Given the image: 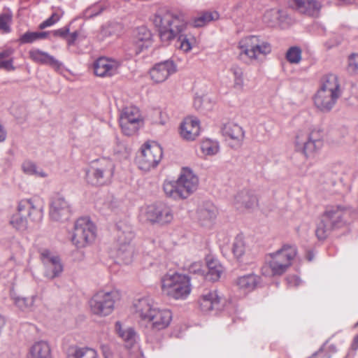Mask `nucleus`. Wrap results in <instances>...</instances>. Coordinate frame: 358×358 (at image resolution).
Returning <instances> with one entry per match:
<instances>
[{"label": "nucleus", "mask_w": 358, "mask_h": 358, "mask_svg": "<svg viewBox=\"0 0 358 358\" xmlns=\"http://www.w3.org/2000/svg\"><path fill=\"white\" fill-rule=\"evenodd\" d=\"M95 226L86 217H80L74 224V231L71 241L77 248H83L92 242L95 238Z\"/></svg>", "instance_id": "12"}, {"label": "nucleus", "mask_w": 358, "mask_h": 358, "mask_svg": "<svg viewBox=\"0 0 358 358\" xmlns=\"http://www.w3.org/2000/svg\"><path fill=\"white\" fill-rule=\"evenodd\" d=\"M296 254V246L287 244L283 245L275 252L269 254L271 259L268 264L272 275H281L285 273L292 265Z\"/></svg>", "instance_id": "8"}, {"label": "nucleus", "mask_w": 358, "mask_h": 358, "mask_svg": "<svg viewBox=\"0 0 358 358\" xmlns=\"http://www.w3.org/2000/svg\"><path fill=\"white\" fill-rule=\"evenodd\" d=\"M48 34L46 31H27L20 37L19 42L22 44L31 43L36 41L45 38Z\"/></svg>", "instance_id": "41"}, {"label": "nucleus", "mask_w": 358, "mask_h": 358, "mask_svg": "<svg viewBox=\"0 0 358 358\" xmlns=\"http://www.w3.org/2000/svg\"><path fill=\"white\" fill-rule=\"evenodd\" d=\"M153 24L158 29L161 41L169 44L175 38H178L177 46L184 52H189L192 48V41L183 34L186 24L182 16L166 9L159 10L153 18Z\"/></svg>", "instance_id": "1"}, {"label": "nucleus", "mask_w": 358, "mask_h": 358, "mask_svg": "<svg viewBox=\"0 0 358 358\" xmlns=\"http://www.w3.org/2000/svg\"><path fill=\"white\" fill-rule=\"evenodd\" d=\"M39 199L21 201L17 207V213L10 219V224L17 230L23 231L27 229L28 215L34 221L40 220L42 217L41 206Z\"/></svg>", "instance_id": "7"}, {"label": "nucleus", "mask_w": 358, "mask_h": 358, "mask_svg": "<svg viewBox=\"0 0 358 358\" xmlns=\"http://www.w3.org/2000/svg\"><path fill=\"white\" fill-rule=\"evenodd\" d=\"M340 95L318 90L314 97L315 106L322 112L330 111L336 104Z\"/></svg>", "instance_id": "22"}, {"label": "nucleus", "mask_w": 358, "mask_h": 358, "mask_svg": "<svg viewBox=\"0 0 358 358\" xmlns=\"http://www.w3.org/2000/svg\"><path fill=\"white\" fill-rule=\"evenodd\" d=\"M200 132L199 122L196 117H186L180 127V134L187 141H194Z\"/></svg>", "instance_id": "25"}, {"label": "nucleus", "mask_w": 358, "mask_h": 358, "mask_svg": "<svg viewBox=\"0 0 358 358\" xmlns=\"http://www.w3.org/2000/svg\"><path fill=\"white\" fill-rule=\"evenodd\" d=\"M13 15L10 11L0 14V31L3 33H9L10 31V24L12 22Z\"/></svg>", "instance_id": "45"}, {"label": "nucleus", "mask_w": 358, "mask_h": 358, "mask_svg": "<svg viewBox=\"0 0 358 358\" xmlns=\"http://www.w3.org/2000/svg\"><path fill=\"white\" fill-rule=\"evenodd\" d=\"M323 351V347H321L318 351L314 352L311 356L307 357V358H316L318 355V354Z\"/></svg>", "instance_id": "58"}, {"label": "nucleus", "mask_w": 358, "mask_h": 358, "mask_svg": "<svg viewBox=\"0 0 358 358\" xmlns=\"http://www.w3.org/2000/svg\"><path fill=\"white\" fill-rule=\"evenodd\" d=\"M114 169L115 165L110 159L101 158L87 173V180L94 185L107 184L113 176Z\"/></svg>", "instance_id": "9"}, {"label": "nucleus", "mask_w": 358, "mask_h": 358, "mask_svg": "<svg viewBox=\"0 0 358 358\" xmlns=\"http://www.w3.org/2000/svg\"><path fill=\"white\" fill-rule=\"evenodd\" d=\"M68 358H99L97 352L92 348H71L69 351Z\"/></svg>", "instance_id": "35"}, {"label": "nucleus", "mask_w": 358, "mask_h": 358, "mask_svg": "<svg viewBox=\"0 0 358 358\" xmlns=\"http://www.w3.org/2000/svg\"><path fill=\"white\" fill-rule=\"evenodd\" d=\"M352 348L355 350L358 348V335L354 338Z\"/></svg>", "instance_id": "59"}, {"label": "nucleus", "mask_w": 358, "mask_h": 358, "mask_svg": "<svg viewBox=\"0 0 358 358\" xmlns=\"http://www.w3.org/2000/svg\"><path fill=\"white\" fill-rule=\"evenodd\" d=\"M61 16L59 14L57 13H52V15L48 18L46 20L43 21L40 25L39 28L43 29L48 27L52 26L58 22L60 19Z\"/></svg>", "instance_id": "49"}, {"label": "nucleus", "mask_w": 358, "mask_h": 358, "mask_svg": "<svg viewBox=\"0 0 358 358\" xmlns=\"http://www.w3.org/2000/svg\"><path fill=\"white\" fill-rule=\"evenodd\" d=\"M27 358H52L50 345L45 341L36 342L30 347Z\"/></svg>", "instance_id": "31"}, {"label": "nucleus", "mask_w": 358, "mask_h": 358, "mask_svg": "<svg viewBox=\"0 0 358 358\" xmlns=\"http://www.w3.org/2000/svg\"><path fill=\"white\" fill-rule=\"evenodd\" d=\"M78 34H79L78 31H74V32H73L71 34H69L67 35L66 40V42L69 45H72L75 43V41H76V39L78 37Z\"/></svg>", "instance_id": "54"}, {"label": "nucleus", "mask_w": 358, "mask_h": 358, "mask_svg": "<svg viewBox=\"0 0 358 358\" xmlns=\"http://www.w3.org/2000/svg\"><path fill=\"white\" fill-rule=\"evenodd\" d=\"M199 303L201 311L204 313L214 310L219 311L223 307V299L219 296L217 290L208 291L203 294Z\"/></svg>", "instance_id": "20"}, {"label": "nucleus", "mask_w": 358, "mask_h": 358, "mask_svg": "<svg viewBox=\"0 0 358 358\" xmlns=\"http://www.w3.org/2000/svg\"><path fill=\"white\" fill-rule=\"evenodd\" d=\"M231 252L238 261H242L245 255L248 252V247L247 246L245 241L241 235H238L235 237L232 245Z\"/></svg>", "instance_id": "33"}, {"label": "nucleus", "mask_w": 358, "mask_h": 358, "mask_svg": "<svg viewBox=\"0 0 358 358\" xmlns=\"http://www.w3.org/2000/svg\"><path fill=\"white\" fill-rule=\"evenodd\" d=\"M115 32V29L114 25L112 24H107L102 26L99 34V37L101 40H104L106 38L114 35Z\"/></svg>", "instance_id": "48"}, {"label": "nucleus", "mask_w": 358, "mask_h": 358, "mask_svg": "<svg viewBox=\"0 0 358 358\" xmlns=\"http://www.w3.org/2000/svg\"><path fill=\"white\" fill-rule=\"evenodd\" d=\"M287 61L292 64H298L301 60V50L296 46L289 48L286 53Z\"/></svg>", "instance_id": "47"}, {"label": "nucleus", "mask_w": 358, "mask_h": 358, "mask_svg": "<svg viewBox=\"0 0 358 358\" xmlns=\"http://www.w3.org/2000/svg\"><path fill=\"white\" fill-rule=\"evenodd\" d=\"M141 123L136 121L128 120V119L120 118V125L122 131L126 136L134 134L139 129Z\"/></svg>", "instance_id": "39"}, {"label": "nucleus", "mask_w": 358, "mask_h": 358, "mask_svg": "<svg viewBox=\"0 0 358 358\" xmlns=\"http://www.w3.org/2000/svg\"><path fill=\"white\" fill-rule=\"evenodd\" d=\"M141 219L152 223H170L173 219L171 208L164 203L150 205L141 209Z\"/></svg>", "instance_id": "13"}, {"label": "nucleus", "mask_w": 358, "mask_h": 358, "mask_svg": "<svg viewBox=\"0 0 358 358\" xmlns=\"http://www.w3.org/2000/svg\"><path fill=\"white\" fill-rule=\"evenodd\" d=\"M239 56L241 59L250 62H259L271 52L269 43L257 36H248L242 38L238 43Z\"/></svg>", "instance_id": "6"}, {"label": "nucleus", "mask_w": 358, "mask_h": 358, "mask_svg": "<svg viewBox=\"0 0 358 358\" xmlns=\"http://www.w3.org/2000/svg\"><path fill=\"white\" fill-rule=\"evenodd\" d=\"M230 71L234 77V86L236 89L241 90L243 86V70L236 65H233Z\"/></svg>", "instance_id": "46"}, {"label": "nucleus", "mask_w": 358, "mask_h": 358, "mask_svg": "<svg viewBox=\"0 0 358 358\" xmlns=\"http://www.w3.org/2000/svg\"><path fill=\"white\" fill-rule=\"evenodd\" d=\"M234 203L237 208L251 209L257 206L258 199L253 191L243 190L236 195Z\"/></svg>", "instance_id": "26"}, {"label": "nucleus", "mask_w": 358, "mask_h": 358, "mask_svg": "<svg viewBox=\"0 0 358 358\" xmlns=\"http://www.w3.org/2000/svg\"><path fill=\"white\" fill-rule=\"evenodd\" d=\"M128 119V120L136 121L142 123V119L139 110L136 107H127L123 109L120 118Z\"/></svg>", "instance_id": "43"}, {"label": "nucleus", "mask_w": 358, "mask_h": 358, "mask_svg": "<svg viewBox=\"0 0 358 358\" xmlns=\"http://www.w3.org/2000/svg\"><path fill=\"white\" fill-rule=\"evenodd\" d=\"M134 310L136 317L154 331L166 329L172 320L171 312L169 309L157 307L153 299L149 296L135 301Z\"/></svg>", "instance_id": "2"}, {"label": "nucleus", "mask_w": 358, "mask_h": 358, "mask_svg": "<svg viewBox=\"0 0 358 358\" xmlns=\"http://www.w3.org/2000/svg\"><path fill=\"white\" fill-rule=\"evenodd\" d=\"M71 213L70 204L64 197L57 196L52 199L50 210L52 220L64 222L69 219Z\"/></svg>", "instance_id": "18"}, {"label": "nucleus", "mask_w": 358, "mask_h": 358, "mask_svg": "<svg viewBox=\"0 0 358 358\" xmlns=\"http://www.w3.org/2000/svg\"><path fill=\"white\" fill-rule=\"evenodd\" d=\"M201 149L204 155L213 156L220 151V145L217 141L206 139L201 142Z\"/></svg>", "instance_id": "40"}, {"label": "nucleus", "mask_w": 358, "mask_h": 358, "mask_svg": "<svg viewBox=\"0 0 358 358\" xmlns=\"http://www.w3.org/2000/svg\"><path fill=\"white\" fill-rule=\"evenodd\" d=\"M23 171L28 175L35 176L41 178H46L48 174L42 169H38L36 165L29 161L24 162L22 166Z\"/></svg>", "instance_id": "42"}, {"label": "nucleus", "mask_w": 358, "mask_h": 358, "mask_svg": "<svg viewBox=\"0 0 358 358\" xmlns=\"http://www.w3.org/2000/svg\"><path fill=\"white\" fill-rule=\"evenodd\" d=\"M220 15L215 10L202 11L192 19V26L194 27H202L208 23L216 21L219 19Z\"/></svg>", "instance_id": "32"}, {"label": "nucleus", "mask_w": 358, "mask_h": 358, "mask_svg": "<svg viewBox=\"0 0 358 358\" xmlns=\"http://www.w3.org/2000/svg\"><path fill=\"white\" fill-rule=\"evenodd\" d=\"M308 260H309V261H311V260H312V256H310V257H308Z\"/></svg>", "instance_id": "61"}, {"label": "nucleus", "mask_w": 358, "mask_h": 358, "mask_svg": "<svg viewBox=\"0 0 358 358\" xmlns=\"http://www.w3.org/2000/svg\"><path fill=\"white\" fill-rule=\"evenodd\" d=\"M69 31H70V29L68 26H66V27H62L61 29L54 30L52 31V33L55 36H59V37L66 39V38L67 37V35L69 34Z\"/></svg>", "instance_id": "51"}, {"label": "nucleus", "mask_w": 358, "mask_h": 358, "mask_svg": "<svg viewBox=\"0 0 358 358\" xmlns=\"http://www.w3.org/2000/svg\"><path fill=\"white\" fill-rule=\"evenodd\" d=\"M350 210L343 205L327 206L317 224L315 235L319 240L327 238L332 231L343 227Z\"/></svg>", "instance_id": "3"}, {"label": "nucleus", "mask_w": 358, "mask_h": 358, "mask_svg": "<svg viewBox=\"0 0 358 358\" xmlns=\"http://www.w3.org/2000/svg\"><path fill=\"white\" fill-rule=\"evenodd\" d=\"M6 138V132L3 127V126L0 124V142H3L5 141Z\"/></svg>", "instance_id": "57"}, {"label": "nucleus", "mask_w": 358, "mask_h": 358, "mask_svg": "<svg viewBox=\"0 0 358 358\" xmlns=\"http://www.w3.org/2000/svg\"><path fill=\"white\" fill-rule=\"evenodd\" d=\"M320 90L341 96L342 92L338 76L333 73L324 75L321 79Z\"/></svg>", "instance_id": "30"}, {"label": "nucleus", "mask_w": 358, "mask_h": 358, "mask_svg": "<svg viewBox=\"0 0 358 358\" xmlns=\"http://www.w3.org/2000/svg\"><path fill=\"white\" fill-rule=\"evenodd\" d=\"M289 6L300 13L315 16L318 14L321 5L315 0H289Z\"/></svg>", "instance_id": "23"}, {"label": "nucleus", "mask_w": 358, "mask_h": 358, "mask_svg": "<svg viewBox=\"0 0 358 358\" xmlns=\"http://www.w3.org/2000/svg\"><path fill=\"white\" fill-rule=\"evenodd\" d=\"M308 260H309V261H311V260H312V256H310V257H308Z\"/></svg>", "instance_id": "60"}, {"label": "nucleus", "mask_w": 358, "mask_h": 358, "mask_svg": "<svg viewBox=\"0 0 358 358\" xmlns=\"http://www.w3.org/2000/svg\"><path fill=\"white\" fill-rule=\"evenodd\" d=\"M162 291L164 294L176 300H184L192 291L190 278L178 273H167L162 279Z\"/></svg>", "instance_id": "5"}, {"label": "nucleus", "mask_w": 358, "mask_h": 358, "mask_svg": "<svg viewBox=\"0 0 358 358\" xmlns=\"http://www.w3.org/2000/svg\"><path fill=\"white\" fill-rule=\"evenodd\" d=\"M222 135L233 141V148H239L244 140L245 132L243 128L234 122H227L222 127Z\"/></svg>", "instance_id": "24"}, {"label": "nucleus", "mask_w": 358, "mask_h": 358, "mask_svg": "<svg viewBox=\"0 0 358 358\" xmlns=\"http://www.w3.org/2000/svg\"><path fill=\"white\" fill-rule=\"evenodd\" d=\"M120 63L106 57L99 58L94 64V71L97 76H112L117 73Z\"/></svg>", "instance_id": "21"}, {"label": "nucleus", "mask_w": 358, "mask_h": 358, "mask_svg": "<svg viewBox=\"0 0 358 358\" xmlns=\"http://www.w3.org/2000/svg\"><path fill=\"white\" fill-rule=\"evenodd\" d=\"M198 178L193 172L184 169L176 181H166L164 184L165 194L174 199H186L196 189Z\"/></svg>", "instance_id": "4"}, {"label": "nucleus", "mask_w": 358, "mask_h": 358, "mask_svg": "<svg viewBox=\"0 0 358 358\" xmlns=\"http://www.w3.org/2000/svg\"><path fill=\"white\" fill-rule=\"evenodd\" d=\"M132 42L135 48L134 54L138 55L152 45V32L145 26L138 27L133 31Z\"/></svg>", "instance_id": "17"}, {"label": "nucleus", "mask_w": 358, "mask_h": 358, "mask_svg": "<svg viewBox=\"0 0 358 358\" xmlns=\"http://www.w3.org/2000/svg\"><path fill=\"white\" fill-rule=\"evenodd\" d=\"M29 55L30 58L35 62L49 65L55 69H59L62 66V64L54 57L38 49L31 50L29 52Z\"/></svg>", "instance_id": "28"}, {"label": "nucleus", "mask_w": 358, "mask_h": 358, "mask_svg": "<svg viewBox=\"0 0 358 358\" xmlns=\"http://www.w3.org/2000/svg\"><path fill=\"white\" fill-rule=\"evenodd\" d=\"M117 295V292L115 290L99 291L90 301L92 312L101 317L110 315L114 310Z\"/></svg>", "instance_id": "10"}, {"label": "nucleus", "mask_w": 358, "mask_h": 358, "mask_svg": "<svg viewBox=\"0 0 358 358\" xmlns=\"http://www.w3.org/2000/svg\"><path fill=\"white\" fill-rule=\"evenodd\" d=\"M134 238L133 233L129 229H118L117 249L115 257L118 264L129 265L134 258L135 250L131 241Z\"/></svg>", "instance_id": "11"}, {"label": "nucleus", "mask_w": 358, "mask_h": 358, "mask_svg": "<svg viewBox=\"0 0 358 358\" xmlns=\"http://www.w3.org/2000/svg\"><path fill=\"white\" fill-rule=\"evenodd\" d=\"M162 158V148L153 142L145 143L141 149V155L138 157V166L145 171H150L157 166Z\"/></svg>", "instance_id": "14"}, {"label": "nucleus", "mask_w": 358, "mask_h": 358, "mask_svg": "<svg viewBox=\"0 0 358 358\" xmlns=\"http://www.w3.org/2000/svg\"><path fill=\"white\" fill-rule=\"evenodd\" d=\"M190 273L203 275V265L201 262H194L192 264L189 268Z\"/></svg>", "instance_id": "52"}, {"label": "nucleus", "mask_w": 358, "mask_h": 358, "mask_svg": "<svg viewBox=\"0 0 358 358\" xmlns=\"http://www.w3.org/2000/svg\"><path fill=\"white\" fill-rule=\"evenodd\" d=\"M217 210L216 207L210 202H207L201 206L198 210V219L201 224L205 227L211 225L212 222L217 216Z\"/></svg>", "instance_id": "27"}, {"label": "nucleus", "mask_w": 358, "mask_h": 358, "mask_svg": "<svg viewBox=\"0 0 358 358\" xmlns=\"http://www.w3.org/2000/svg\"><path fill=\"white\" fill-rule=\"evenodd\" d=\"M103 10V8L101 6L96 5L87 10L86 14L89 17H92L98 15L102 12Z\"/></svg>", "instance_id": "53"}, {"label": "nucleus", "mask_w": 358, "mask_h": 358, "mask_svg": "<svg viewBox=\"0 0 358 358\" xmlns=\"http://www.w3.org/2000/svg\"><path fill=\"white\" fill-rule=\"evenodd\" d=\"M13 49L8 48L0 52V69H3L8 71H14L15 68L13 66Z\"/></svg>", "instance_id": "36"}, {"label": "nucleus", "mask_w": 358, "mask_h": 358, "mask_svg": "<svg viewBox=\"0 0 358 358\" xmlns=\"http://www.w3.org/2000/svg\"><path fill=\"white\" fill-rule=\"evenodd\" d=\"M115 330L118 335L127 343L132 345L136 341V334L132 328L123 329L120 322L115 323Z\"/></svg>", "instance_id": "34"}, {"label": "nucleus", "mask_w": 358, "mask_h": 358, "mask_svg": "<svg viewBox=\"0 0 358 358\" xmlns=\"http://www.w3.org/2000/svg\"><path fill=\"white\" fill-rule=\"evenodd\" d=\"M260 282V278L255 274H248L237 278L236 285L243 294L253 291Z\"/></svg>", "instance_id": "29"}, {"label": "nucleus", "mask_w": 358, "mask_h": 358, "mask_svg": "<svg viewBox=\"0 0 358 358\" xmlns=\"http://www.w3.org/2000/svg\"><path fill=\"white\" fill-rule=\"evenodd\" d=\"M101 350L105 358H112V355L110 348L107 345H102Z\"/></svg>", "instance_id": "56"}, {"label": "nucleus", "mask_w": 358, "mask_h": 358, "mask_svg": "<svg viewBox=\"0 0 358 358\" xmlns=\"http://www.w3.org/2000/svg\"><path fill=\"white\" fill-rule=\"evenodd\" d=\"M295 146L297 151L308 157L322 146L321 136L318 131H299L296 136Z\"/></svg>", "instance_id": "15"}, {"label": "nucleus", "mask_w": 358, "mask_h": 358, "mask_svg": "<svg viewBox=\"0 0 358 358\" xmlns=\"http://www.w3.org/2000/svg\"><path fill=\"white\" fill-rule=\"evenodd\" d=\"M280 17V11L275 8L266 10L263 15V21L268 26L273 27L275 25Z\"/></svg>", "instance_id": "44"}, {"label": "nucleus", "mask_w": 358, "mask_h": 358, "mask_svg": "<svg viewBox=\"0 0 358 358\" xmlns=\"http://www.w3.org/2000/svg\"><path fill=\"white\" fill-rule=\"evenodd\" d=\"M287 282L290 286H299L301 283V280L297 276L293 275L287 278Z\"/></svg>", "instance_id": "55"}, {"label": "nucleus", "mask_w": 358, "mask_h": 358, "mask_svg": "<svg viewBox=\"0 0 358 358\" xmlns=\"http://www.w3.org/2000/svg\"><path fill=\"white\" fill-rule=\"evenodd\" d=\"M357 325H358V322H357Z\"/></svg>", "instance_id": "62"}, {"label": "nucleus", "mask_w": 358, "mask_h": 358, "mask_svg": "<svg viewBox=\"0 0 358 358\" xmlns=\"http://www.w3.org/2000/svg\"><path fill=\"white\" fill-rule=\"evenodd\" d=\"M348 71L352 73H358V55L352 54L348 59Z\"/></svg>", "instance_id": "50"}, {"label": "nucleus", "mask_w": 358, "mask_h": 358, "mask_svg": "<svg viewBox=\"0 0 358 358\" xmlns=\"http://www.w3.org/2000/svg\"><path fill=\"white\" fill-rule=\"evenodd\" d=\"M41 259L45 270L44 275L50 280L58 277L63 271V265L57 256L52 255L48 250L41 253Z\"/></svg>", "instance_id": "16"}, {"label": "nucleus", "mask_w": 358, "mask_h": 358, "mask_svg": "<svg viewBox=\"0 0 358 358\" xmlns=\"http://www.w3.org/2000/svg\"><path fill=\"white\" fill-rule=\"evenodd\" d=\"M41 300V297L38 294H34L30 298L13 296V301L16 306L22 310L31 309L34 307L35 302Z\"/></svg>", "instance_id": "37"}, {"label": "nucleus", "mask_w": 358, "mask_h": 358, "mask_svg": "<svg viewBox=\"0 0 358 358\" xmlns=\"http://www.w3.org/2000/svg\"><path fill=\"white\" fill-rule=\"evenodd\" d=\"M176 71V65L170 59L156 64L150 71L151 79L156 83L165 81Z\"/></svg>", "instance_id": "19"}, {"label": "nucleus", "mask_w": 358, "mask_h": 358, "mask_svg": "<svg viewBox=\"0 0 358 358\" xmlns=\"http://www.w3.org/2000/svg\"><path fill=\"white\" fill-rule=\"evenodd\" d=\"M208 272L206 276L212 281H217L223 272L222 265L216 260H211L207 263Z\"/></svg>", "instance_id": "38"}]
</instances>
